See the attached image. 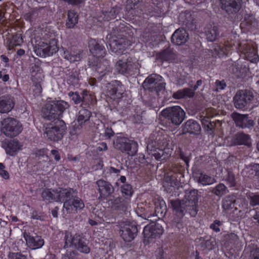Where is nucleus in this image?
<instances>
[{"label":"nucleus","mask_w":259,"mask_h":259,"mask_svg":"<svg viewBox=\"0 0 259 259\" xmlns=\"http://www.w3.org/2000/svg\"><path fill=\"white\" fill-rule=\"evenodd\" d=\"M169 137L161 133L154 132L150 134L146 140L148 155L139 153L135 160L140 163L141 166L154 165V159L162 161L166 160L171 154L172 149L169 147Z\"/></svg>","instance_id":"obj_1"},{"label":"nucleus","mask_w":259,"mask_h":259,"mask_svg":"<svg viewBox=\"0 0 259 259\" xmlns=\"http://www.w3.org/2000/svg\"><path fill=\"white\" fill-rule=\"evenodd\" d=\"M126 29L123 24H120L118 26L113 28L110 35L109 45L112 52L117 55L120 54L131 45L130 41L126 38Z\"/></svg>","instance_id":"obj_2"},{"label":"nucleus","mask_w":259,"mask_h":259,"mask_svg":"<svg viewBox=\"0 0 259 259\" xmlns=\"http://www.w3.org/2000/svg\"><path fill=\"white\" fill-rule=\"evenodd\" d=\"M64 245V249L73 248L78 251L88 254L91 251L89 246V240L82 234H75L72 235L71 232L65 231L63 233Z\"/></svg>","instance_id":"obj_3"},{"label":"nucleus","mask_w":259,"mask_h":259,"mask_svg":"<svg viewBox=\"0 0 259 259\" xmlns=\"http://www.w3.org/2000/svg\"><path fill=\"white\" fill-rule=\"evenodd\" d=\"M69 107V104L63 100L51 101L42 108V116L45 119L51 121L61 120L63 113Z\"/></svg>","instance_id":"obj_4"},{"label":"nucleus","mask_w":259,"mask_h":259,"mask_svg":"<svg viewBox=\"0 0 259 259\" xmlns=\"http://www.w3.org/2000/svg\"><path fill=\"white\" fill-rule=\"evenodd\" d=\"M67 133V126L63 120H56L47 123L44 130V136L53 143H59Z\"/></svg>","instance_id":"obj_5"},{"label":"nucleus","mask_w":259,"mask_h":259,"mask_svg":"<svg viewBox=\"0 0 259 259\" xmlns=\"http://www.w3.org/2000/svg\"><path fill=\"white\" fill-rule=\"evenodd\" d=\"M161 115L170 126L178 127L186 118V113L179 106L167 107L162 110Z\"/></svg>","instance_id":"obj_6"},{"label":"nucleus","mask_w":259,"mask_h":259,"mask_svg":"<svg viewBox=\"0 0 259 259\" xmlns=\"http://www.w3.org/2000/svg\"><path fill=\"white\" fill-rule=\"evenodd\" d=\"M114 147L122 153L133 156L138 151V145L137 142L128 138L117 136L113 141Z\"/></svg>","instance_id":"obj_7"},{"label":"nucleus","mask_w":259,"mask_h":259,"mask_svg":"<svg viewBox=\"0 0 259 259\" xmlns=\"http://www.w3.org/2000/svg\"><path fill=\"white\" fill-rule=\"evenodd\" d=\"M162 77L157 74L149 75L144 81L143 87L145 90L155 93L157 96L160 92L164 91L165 83L162 80Z\"/></svg>","instance_id":"obj_8"},{"label":"nucleus","mask_w":259,"mask_h":259,"mask_svg":"<svg viewBox=\"0 0 259 259\" xmlns=\"http://www.w3.org/2000/svg\"><path fill=\"white\" fill-rule=\"evenodd\" d=\"M254 98V94L251 91L239 90L233 98L234 106L239 109H247L252 103Z\"/></svg>","instance_id":"obj_9"},{"label":"nucleus","mask_w":259,"mask_h":259,"mask_svg":"<svg viewBox=\"0 0 259 259\" xmlns=\"http://www.w3.org/2000/svg\"><path fill=\"white\" fill-rule=\"evenodd\" d=\"M22 130L21 123L16 119L9 117L2 122V131L7 137H16L21 133Z\"/></svg>","instance_id":"obj_10"},{"label":"nucleus","mask_w":259,"mask_h":259,"mask_svg":"<svg viewBox=\"0 0 259 259\" xmlns=\"http://www.w3.org/2000/svg\"><path fill=\"white\" fill-rule=\"evenodd\" d=\"M200 195L196 189L186 190L185 191L184 202L187 209L190 211V215L195 217L198 211V202Z\"/></svg>","instance_id":"obj_11"},{"label":"nucleus","mask_w":259,"mask_h":259,"mask_svg":"<svg viewBox=\"0 0 259 259\" xmlns=\"http://www.w3.org/2000/svg\"><path fill=\"white\" fill-rule=\"evenodd\" d=\"M105 88L107 96L111 99L118 101L123 97L125 88L120 81L113 80L107 83Z\"/></svg>","instance_id":"obj_12"},{"label":"nucleus","mask_w":259,"mask_h":259,"mask_svg":"<svg viewBox=\"0 0 259 259\" xmlns=\"http://www.w3.org/2000/svg\"><path fill=\"white\" fill-rule=\"evenodd\" d=\"M139 227L135 222H125L120 225L121 237L125 242H130L137 236Z\"/></svg>","instance_id":"obj_13"},{"label":"nucleus","mask_w":259,"mask_h":259,"mask_svg":"<svg viewBox=\"0 0 259 259\" xmlns=\"http://www.w3.org/2000/svg\"><path fill=\"white\" fill-rule=\"evenodd\" d=\"M34 52L37 56L45 57L47 56L52 55L58 50L56 39H52L49 44L44 42H39L34 48Z\"/></svg>","instance_id":"obj_14"},{"label":"nucleus","mask_w":259,"mask_h":259,"mask_svg":"<svg viewBox=\"0 0 259 259\" xmlns=\"http://www.w3.org/2000/svg\"><path fill=\"white\" fill-rule=\"evenodd\" d=\"M221 8L229 17L233 18L240 11L242 0H220Z\"/></svg>","instance_id":"obj_15"},{"label":"nucleus","mask_w":259,"mask_h":259,"mask_svg":"<svg viewBox=\"0 0 259 259\" xmlns=\"http://www.w3.org/2000/svg\"><path fill=\"white\" fill-rule=\"evenodd\" d=\"M89 47L92 54L89 60H94V63L97 64L103 63L100 59L104 57L106 54L104 47L100 45L95 39H91L89 42Z\"/></svg>","instance_id":"obj_16"},{"label":"nucleus","mask_w":259,"mask_h":259,"mask_svg":"<svg viewBox=\"0 0 259 259\" xmlns=\"http://www.w3.org/2000/svg\"><path fill=\"white\" fill-rule=\"evenodd\" d=\"M23 237L26 241L27 247L32 250L41 248L45 244V240L41 236L36 233L31 234L29 232H24Z\"/></svg>","instance_id":"obj_17"},{"label":"nucleus","mask_w":259,"mask_h":259,"mask_svg":"<svg viewBox=\"0 0 259 259\" xmlns=\"http://www.w3.org/2000/svg\"><path fill=\"white\" fill-rule=\"evenodd\" d=\"M237 127L244 128H251L255 124L254 121L248 114H242L233 112L231 115Z\"/></svg>","instance_id":"obj_18"},{"label":"nucleus","mask_w":259,"mask_h":259,"mask_svg":"<svg viewBox=\"0 0 259 259\" xmlns=\"http://www.w3.org/2000/svg\"><path fill=\"white\" fill-rule=\"evenodd\" d=\"M78 193L76 189L72 188H58V202L63 203V210Z\"/></svg>","instance_id":"obj_19"},{"label":"nucleus","mask_w":259,"mask_h":259,"mask_svg":"<svg viewBox=\"0 0 259 259\" xmlns=\"http://www.w3.org/2000/svg\"><path fill=\"white\" fill-rule=\"evenodd\" d=\"M95 183L98 187L99 197L102 199H107L114 192V187L108 181L101 179L97 181Z\"/></svg>","instance_id":"obj_20"},{"label":"nucleus","mask_w":259,"mask_h":259,"mask_svg":"<svg viewBox=\"0 0 259 259\" xmlns=\"http://www.w3.org/2000/svg\"><path fill=\"white\" fill-rule=\"evenodd\" d=\"M163 233L162 225L156 222H152L150 225L146 226L143 230L145 238L155 239L159 238Z\"/></svg>","instance_id":"obj_21"},{"label":"nucleus","mask_w":259,"mask_h":259,"mask_svg":"<svg viewBox=\"0 0 259 259\" xmlns=\"http://www.w3.org/2000/svg\"><path fill=\"white\" fill-rule=\"evenodd\" d=\"M169 204L172 209L173 213L180 219H183L185 213L188 212L190 215V211L187 209L184 200L179 199L170 200Z\"/></svg>","instance_id":"obj_22"},{"label":"nucleus","mask_w":259,"mask_h":259,"mask_svg":"<svg viewBox=\"0 0 259 259\" xmlns=\"http://www.w3.org/2000/svg\"><path fill=\"white\" fill-rule=\"evenodd\" d=\"M183 134L198 135L200 133L201 127L199 123L194 119H189L182 126Z\"/></svg>","instance_id":"obj_23"},{"label":"nucleus","mask_w":259,"mask_h":259,"mask_svg":"<svg viewBox=\"0 0 259 259\" xmlns=\"http://www.w3.org/2000/svg\"><path fill=\"white\" fill-rule=\"evenodd\" d=\"M229 70L235 77L242 80L247 79L250 74L248 66H230Z\"/></svg>","instance_id":"obj_24"},{"label":"nucleus","mask_w":259,"mask_h":259,"mask_svg":"<svg viewBox=\"0 0 259 259\" xmlns=\"http://www.w3.org/2000/svg\"><path fill=\"white\" fill-rule=\"evenodd\" d=\"M179 176H175L168 173L164 178L163 187L167 192L170 193L175 190V187L178 186L183 180L181 179L180 174Z\"/></svg>","instance_id":"obj_25"},{"label":"nucleus","mask_w":259,"mask_h":259,"mask_svg":"<svg viewBox=\"0 0 259 259\" xmlns=\"http://www.w3.org/2000/svg\"><path fill=\"white\" fill-rule=\"evenodd\" d=\"M22 145L16 139L7 140L3 144L7 154L14 156L16 155L18 151L21 149Z\"/></svg>","instance_id":"obj_26"},{"label":"nucleus","mask_w":259,"mask_h":259,"mask_svg":"<svg viewBox=\"0 0 259 259\" xmlns=\"http://www.w3.org/2000/svg\"><path fill=\"white\" fill-rule=\"evenodd\" d=\"M15 101L14 97L10 95H6L0 97V112L8 113L14 108Z\"/></svg>","instance_id":"obj_27"},{"label":"nucleus","mask_w":259,"mask_h":259,"mask_svg":"<svg viewBox=\"0 0 259 259\" xmlns=\"http://www.w3.org/2000/svg\"><path fill=\"white\" fill-rule=\"evenodd\" d=\"M241 49L246 54V57L252 63H257L259 60L255 49L249 44L241 45Z\"/></svg>","instance_id":"obj_28"},{"label":"nucleus","mask_w":259,"mask_h":259,"mask_svg":"<svg viewBox=\"0 0 259 259\" xmlns=\"http://www.w3.org/2000/svg\"><path fill=\"white\" fill-rule=\"evenodd\" d=\"M188 38V34L183 28L177 29L171 37L172 42L178 46L185 44Z\"/></svg>","instance_id":"obj_29"},{"label":"nucleus","mask_w":259,"mask_h":259,"mask_svg":"<svg viewBox=\"0 0 259 259\" xmlns=\"http://www.w3.org/2000/svg\"><path fill=\"white\" fill-rule=\"evenodd\" d=\"M58 188H45L42 190L41 197L44 201L58 202Z\"/></svg>","instance_id":"obj_30"},{"label":"nucleus","mask_w":259,"mask_h":259,"mask_svg":"<svg viewBox=\"0 0 259 259\" xmlns=\"http://www.w3.org/2000/svg\"><path fill=\"white\" fill-rule=\"evenodd\" d=\"M233 143L236 145H244L248 148L251 147L250 136L243 132L237 133L233 138Z\"/></svg>","instance_id":"obj_31"},{"label":"nucleus","mask_w":259,"mask_h":259,"mask_svg":"<svg viewBox=\"0 0 259 259\" xmlns=\"http://www.w3.org/2000/svg\"><path fill=\"white\" fill-rule=\"evenodd\" d=\"M84 207V203L83 200L78 196V194L70 201L69 204L65 207L67 212H72L73 210L77 211L81 210Z\"/></svg>","instance_id":"obj_32"},{"label":"nucleus","mask_w":259,"mask_h":259,"mask_svg":"<svg viewBox=\"0 0 259 259\" xmlns=\"http://www.w3.org/2000/svg\"><path fill=\"white\" fill-rule=\"evenodd\" d=\"M94 71V75L99 80H102L104 77L110 75L112 72V69L110 66H92Z\"/></svg>","instance_id":"obj_33"},{"label":"nucleus","mask_w":259,"mask_h":259,"mask_svg":"<svg viewBox=\"0 0 259 259\" xmlns=\"http://www.w3.org/2000/svg\"><path fill=\"white\" fill-rule=\"evenodd\" d=\"M193 177L196 182L203 186L210 185L215 182L214 178L202 172L194 173Z\"/></svg>","instance_id":"obj_34"},{"label":"nucleus","mask_w":259,"mask_h":259,"mask_svg":"<svg viewBox=\"0 0 259 259\" xmlns=\"http://www.w3.org/2000/svg\"><path fill=\"white\" fill-rule=\"evenodd\" d=\"M111 201L112 207L115 210L122 211H126L128 203L130 201L122 196H118Z\"/></svg>","instance_id":"obj_35"},{"label":"nucleus","mask_w":259,"mask_h":259,"mask_svg":"<svg viewBox=\"0 0 259 259\" xmlns=\"http://www.w3.org/2000/svg\"><path fill=\"white\" fill-rule=\"evenodd\" d=\"M155 215L158 218L164 217L167 212V207L165 201L161 198L156 199L154 202Z\"/></svg>","instance_id":"obj_36"},{"label":"nucleus","mask_w":259,"mask_h":259,"mask_svg":"<svg viewBox=\"0 0 259 259\" xmlns=\"http://www.w3.org/2000/svg\"><path fill=\"white\" fill-rule=\"evenodd\" d=\"M79 69L77 66L71 69V71L68 73L67 82L69 85L76 87L79 84Z\"/></svg>","instance_id":"obj_37"},{"label":"nucleus","mask_w":259,"mask_h":259,"mask_svg":"<svg viewBox=\"0 0 259 259\" xmlns=\"http://www.w3.org/2000/svg\"><path fill=\"white\" fill-rule=\"evenodd\" d=\"M205 33L206 39L210 41H213L219 37V28L214 24L207 26L205 28Z\"/></svg>","instance_id":"obj_38"},{"label":"nucleus","mask_w":259,"mask_h":259,"mask_svg":"<svg viewBox=\"0 0 259 259\" xmlns=\"http://www.w3.org/2000/svg\"><path fill=\"white\" fill-rule=\"evenodd\" d=\"M238 174L236 175L231 169H226V174L223 180L226 182L229 187H235L237 185Z\"/></svg>","instance_id":"obj_39"},{"label":"nucleus","mask_w":259,"mask_h":259,"mask_svg":"<svg viewBox=\"0 0 259 259\" xmlns=\"http://www.w3.org/2000/svg\"><path fill=\"white\" fill-rule=\"evenodd\" d=\"M237 195L233 194L226 196L222 199V208L229 210L234 208Z\"/></svg>","instance_id":"obj_40"},{"label":"nucleus","mask_w":259,"mask_h":259,"mask_svg":"<svg viewBox=\"0 0 259 259\" xmlns=\"http://www.w3.org/2000/svg\"><path fill=\"white\" fill-rule=\"evenodd\" d=\"M176 54L169 48L162 51L156 55V59L161 61H171L175 59Z\"/></svg>","instance_id":"obj_41"},{"label":"nucleus","mask_w":259,"mask_h":259,"mask_svg":"<svg viewBox=\"0 0 259 259\" xmlns=\"http://www.w3.org/2000/svg\"><path fill=\"white\" fill-rule=\"evenodd\" d=\"M120 192L122 197L126 200H131V198L134 193V190L131 184H124L120 185Z\"/></svg>","instance_id":"obj_42"},{"label":"nucleus","mask_w":259,"mask_h":259,"mask_svg":"<svg viewBox=\"0 0 259 259\" xmlns=\"http://www.w3.org/2000/svg\"><path fill=\"white\" fill-rule=\"evenodd\" d=\"M248 204L247 201L243 198L240 197H236L234 209L238 210L239 212H245V213H249Z\"/></svg>","instance_id":"obj_43"},{"label":"nucleus","mask_w":259,"mask_h":259,"mask_svg":"<svg viewBox=\"0 0 259 259\" xmlns=\"http://www.w3.org/2000/svg\"><path fill=\"white\" fill-rule=\"evenodd\" d=\"M136 212L138 216L145 219H148L152 215L150 212V207L143 204H139L136 209Z\"/></svg>","instance_id":"obj_44"},{"label":"nucleus","mask_w":259,"mask_h":259,"mask_svg":"<svg viewBox=\"0 0 259 259\" xmlns=\"http://www.w3.org/2000/svg\"><path fill=\"white\" fill-rule=\"evenodd\" d=\"M200 246L202 250H211L215 245V241L214 238L210 237H206L200 239Z\"/></svg>","instance_id":"obj_45"},{"label":"nucleus","mask_w":259,"mask_h":259,"mask_svg":"<svg viewBox=\"0 0 259 259\" xmlns=\"http://www.w3.org/2000/svg\"><path fill=\"white\" fill-rule=\"evenodd\" d=\"M83 51L79 50L76 54L74 53H69L68 52H64V58L68 60L70 63H74L81 60L82 58Z\"/></svg>","instance_id":"obj_46"},{"label":"nucleus","mask_w":259,"mask_h":259,"mask_svg":"<svg viewBox=\"0 0 259 259\" xmlns=\"http://www.w3.org/2000/svg\"><path fill=\"white\" fill-rule=\"evenodd\" d=\"M92 116V113L90 111L86 109H81L78 112L77 122L85 125L87 123Z\"/></svg>","instance_id":"obj_47"},{"label":"nucleus","mask_w":259,"mask_h":259,"mask_svg":"<svg viewBox=\"0 0 259 259\" xmlns=\"http://www.w3.org/2000/svg\"><path fill=\"white\" fill-rule=\"evenodd\" d=\"M259 170V164L251 163L245 166L244 171L248 177L252 178L257 176Z\"/></svg>","instance_id":"obj_48"},{"label":"nucleus","mask_w":259,"mask_h":259,"mask_svg":"<svg viewBox=\"0 0 259 259\" xmlns=\"http://www.w3.org/2000/svg\"><path fill=\"white\" fill-rule=\"evenodd\" d=\"M211 192L215 195L221 197L228 193L229 190L225 184L220 183L213 188Z\"/></svg>","instance_id":"obj_49"},{"label":"nucleus","mask_w":259,"mask_h":259,"mask_svg":"<svg viewBox=\"0 0 259 259\" xmlns=\"http://www.w3.org/2000/svg\"><path fill=\"white\" fill-rule=\"evenodd\" d=\"M78 22V15L73 10H69L68 12V20L66 22V26L68 28H71Z\"/></svg>","instance_id":"obj_50"},{"label":"nucleus","mask_w":259,"mask_h":259,"mask_svg":"<svg viewBox=\"0 0 259 259\" xmlns=\"http://www.w3.org/2000/svg\"><path fill=\"white\" fill-rule=\"evenodd\" d=\"M116 70L118 73L126 76L135 74L133 66H116Z\"/></svg>","instance_id":"obj_51"},{"label":"nucleus","mask_w":259,"mask_h":259,"mask_svg":"<svg viewBox=\"0 0 259 259\" xmlns=\"http://www.w3.org/2000/svg\"><path fill=\"white\" fill-rule=\"evenodd\" d=\"M228 48H224V45H218L215 44L213 46L212 51V55L215 57L218 56L219 57H221L224 56V55L226 54V52L228 51Z\"/></svg>","instance_id":"obj_52"},{"label":"nucleus","mask_w":259,"mask_h":259,"mask_svg":"<svg viewBox=\"0 0 259 259\" xmlns=\"http://www.w3.org/2000/svg\"><path fill=\"white\" fill-rule=\"evenodd\" d=\"M177 152L180 159L185 162L187 166H189V162L191 159V153L187 150H183L181 148H179Z\"/></svg>","instance_id":"obj_53"},{"label":"nucleus","mask_w":259,"mask_h":259,"mask_svg":"<svg viewBox=\"0 0 259 259\" xmlns=\"http://www.w3.org/2000/svg\"><path fill=\"white\" fill-rule=\"evenodd\" d=\"M250 206L255 207L259 206V192L257 193H250L247 195Z\"/></svg>","instance_id":"obj_54"},{"label":"nucleus","mask_w":259,"mask_h":259,"mask_svg":"<svg viewBox=\"0 0 259 259\" xmlns=\"http://www.w3.org/2000/svg\"><path fill=\"white\" fill-rule=\"evenodd\" d=\"M184 172L185 169L182 166L175 164L172 165L171 171L169 173L175 176H178V175L179 176V174H180L181 176V179L182 180L184 177Z\"/></svg>","instance_id":"obj_55"},{"label":"nucleus","mask_w":259,"mask_h":259,"mask_svg":"<svg viewBox=\"0 0 259 259\" xmlns=\"http://www.w3.org/2000/svg\"><path fill=\"white\" fill-rule=\"evenodd\" d=\"M93 101V98L91 95L88 93V91L84 90L81 93V105L87 106L89 105Z\"/></svg>","instance_id":"obj_56"},{"label":"nucleus","mask_w":259,"mask_h":259,"mask_svg":"<svg viewBox=\"0 0 259 259\" xmlns=\"http://www.w3.org/2000/svg\"><path fill=\"white\" fill-rule=\"evenodd\" d=\"M83 124L79 122H75L72 123L71 127L70 129V134L71 135H78L81 132V130L83 127Z\"/></svg>","instance_id":"obj_57"},{"label":"nucleus","mask_w":259,"mask_h":259,"mask_svg":"<svg viewBox=\"0 0 259 259\" xmlns=\"http://www.w3.org/2000/svg\"><path fill=\"white\" fill-rule=\"evenodd\" d=\"M8 259H28L27 255L20 252L10 251L8 254Z\"/></svg>","instance_id":"obj_58"},{"label":"nucleus","mask_w":259,"mask_h":259,"mask_svg":"<svg viewBox=\"0 0 259 259\" xmlns=\"http://www.w3.org/2000/svg\"><path fill=\"white\" fill-rule=\"evenodd\" d=\"M114 134L115 133L111 127L108 125H107L106 126L105 124H104V132L102 135L105 139H110L112 137H113Z\"/></svg>","instance_id":"obj_59"},{"label":"nucleus","mask_w":259,"mask_h":259,"mask_svg":"<svg viewBox=\"0 0 259 259\" xmlns=\"http://www.w3.org/2000/svg\"><path fill=\"white\" fill-rule=\"evenodd\" d=\"M68 96L72 100L75 104H78L81 102V94H79L78 92H69Z\"/></svg>","instance_id":"obj_60"},{"label":"nucleus","mask_w":259,"mask_h":259,"mask_svg":"<svg viewBox=\"0 0 259 259\" xmlns=\"http://www.w3.org/2000/svg\"><path fill=\"white\" fill-rule=\"evenodd\" d=\"M132 62V58L128 55L124 54L121 55L117 62V65H130Z\"/></svg>","instance_id":"obj_61"},{"label":"nucleus","mask_w":259,"mask_h":259,"mask_svg":"<svg viewBox=\"0 0 259 259\" xmlns=\"http://www.w3.org/2000/svg\"><path fill=\"white\" fill-rule=\"evenodd\" d=\"M117 9L115 8H113L111 9V10L109 12L105 11L103 12V15L104 16V18L107 20L109 21L110 19H114L116 18V16L117 14Z\"/></svg>","instance_id":"obj_62"},{"label":"nucleus","mask_w":259,"mask_h":259,"mask_svg":"<svg viewBox=\"0 0 259 259\" xmlns=\"http://www.w3.org/2000/svg\"><path fill=\"white\" fill-rule=\"evenodd\" d=\"M33 93L34 96H39L42 92L41 82H33Z\"/></svg>","instance_id":"obj_63"},{"label":"nucleus","mask_w":259,"mask_h":259,"mask_svg":"<svg viewBox=\"0 0 259 259\" xmlns=\"http://www.w3.org/2000/svg\"><path fill=\"white\" fill-rule=\"evenodd\" d=\"M249 259H259V248L253 247L250 250Z\"/></svg>","instance_id":"obj_64"}]
</instances>
